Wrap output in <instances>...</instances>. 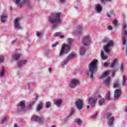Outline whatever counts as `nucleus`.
Here are the masks:
<instances>
[{
  "instance_id": "obj_2",
  "label": "nucleus",
  "mask_w": 127,
  "mask_h": 127,
  "mask_svg": "<svg viewBox=\"0 0 127 127\" xmlns=\"http://www.w3.org/2000/svg\"><path fill=\"white\" fill-rule=\"evenodd\" d=\"M66 41L68 42V43H69V44H66L65 43L63 44L58 55L59 58L63 57V56H64V54H67V53H68L70 51V49L71 48V43H72V41H73V40L72 38H69L67 39Z\"/></svg>"
},
{
  "instance_id": "obj_18",
  "label": "nucleus",
  "mask_w": 127,
  "mask_h": 127,
  "mask_svg": "<svg viewBox=\"0 0 127 127\" xmlns=\"http://www.w3.org/2000/svg\"><path fill=\"white\" fill-rule=\"evenodd\" d=\"M20 57H21V54L20 53H15L12 55V58L14 60H18Z\"/></svg>"
},
{
  "instance_id": "obj_50",
  "label": "nucleus",
  "mask_w": 127,
  "mask_h": 127,
  "mask_svg": "<svg viewBox=\"0 0 127 127\" xmlns=\"http://www.w3.org/2000/svg\"><path fill=\"white\" fill-rule=\"evenodd\" d=\"M66 0H60V3H64Z\"/></svg>"
},
{
  "instance_id": "obj_23",
  "label": "nucleus",
  "mask_w": 127,
  "mask_h": 127,
  "mask_svg": "<svg viewBox=\"0 0 127 127\" xmlns=\"http://www.w3.org/2000/svg\"><path fill=\"white\" fill-rule=\"evenodd\" d=\"M86 49H85V47H81L79 51L80 55H84Z\"/></svg>"
},
{
  "instance_id": "obj_10",
  "label": "nucleus",
  "mask_w": 127,
  "mask_h": 127,
  "mask_svg": "<svg viewBox=\"0 0 127 127\" xmlns=\"http://www.w3.org/2000/svg\"><path fill=\"white\" fill-rule=\"evenodd\" d=\"M83 27L82 26H78L72 32V35H80L82 33Z\"/></svg>"
},
{
  "instance_id": "obj_5",
  "label": "nucleus",
  "mask_w": 127,
  "mask_h": 127,
  "mask_svg": "<svg viewBox=\"0 0 127 127\" xmlns=\"http://www.w3.org/2000/svg\"><path fill=\"white\" fill-rule=\"evenodd\" d=\"M79 85H80V80L77 78H72L69 82V87L70 89H75Z\"/></svg>"
},
{
  "instance_id": "obj_54",
  "label": "nucleus",
  "mask_w": 127,
  "mask_h": 127,
  "mask_svg": "<svg viewBox=\"0 0 127 127\" xmlns=\"http://www.w3.org/2000/svg\"><path fill=\"white\" fill-rule=\"evenodd\" d=\"M69 120V118L67 117L66 118L64 119V121L67 122Z\"/></svg>"
},
{
  "instance_id": "obj_25",
  "label": "nucleus",
  "mask_w": 127,
  "mask_h": 127,
  "mask_svg": "<svg viewBox=\"0 0 127 127\" xmlns=\"http://www.w3.org/2000/svg\"><path fill=\"white\" fill-rule=\"evenodd\" d=\"M110 81H111V77L109 76L107 77V79L105 80L104 82L105 85H106V86H109V85H110Z\"/></svg>"
},
{
  "instance_id": "obj_21",
  "label": "nucleus",
  "mask_w": 127,
  "mask_h": 127,
  "mask_svg": "<svg viewBox=\"0 0 127 127\" xmlns=\"http://www.w3.org/2000/svg\"><path fill=\"white\" fill-rule=\"evenodd\" d=\"M43 108V103L40 102L39 104H38L36 110L37 112H39Z\"/></svg>"
},
{
  "instance_id": "obj_44",
  "label": "nucleus",
  "mask_w": 127,
  "mask_h": 127,
  "mask_svg": "<svg viewBox=\"0 0 127 127\" xmlns=\"http://www.w3.org/2000/svg\"><path fill=\"white\" fill-rule=\"evenodd\" d=\"M6 122V117H4L1 121V124H4Z\"/></svg>"
},
{
  "instance_id": "obj_39",
  "label": "nucleus",
  "mask_w": 127,
  "mask_h": 127,
  "mask_svg": "<svg viewBox=\"0 0 127 127\" xmlns=\"http://www.w3.org/2000/svg\"><path fill=\"white\" fill-rule=\"evenodd\" d=\"M67 62H68V61L66 59L64 60V61L62 63V66L64 67V66H65L66 64H67Z\"/></svg>"
},
{
  "instance_id": "obj_41",
  "label": "nucleus",
  "mask_w": 127,
  "mask_h": 127,
  "mask_svg": "<svg viewBox=\"0 0 127 127\" xmlns=\"http://www.w3.org/2000/svg\"><path fill=\"white\" fill-rule=\"evenodd\" d=\"M109 64H110L109 63L105 62L103 64V67H104L105 68H107L109 67Z\"/></svg>"
},
{
  "instance_id": "obj_8",
  "label": "nucleus",
  "mask_w": 127,
  "mask_h": 127,
  "mask_svg": "<svg viewBox=\"0 0 127 127\" xmlns=\"http://www.w3.org/2000/svg\"><path fill=\"white\" fill-rule=\"evenodd\" d=\"M17 111L18 112H25L26 105H25V100H22L19 103L18 105Z\"/></svg>"
},
{
  "instance_id": "obj_45",
  "label": "nucleus",
  "mask_w": 127,
  "mask_h": 127,
  "mask_svg": "<svg viewBox=\"0 0 127 127\" xmlns=\"http://www.w3.org/2000/svg\"><path fill=\"white\" fill-rule=\"evenodd\" d=\"M120 70H121V72H124V64H121Z\"/></svg>"
},
{
  "instance_id": "obj_59",
  "label": "nucleus",
  "mask_w": 127,
  "mask_h": 127,
  "mask_svg": "<svg viewBox=\"0 0 127 127\" xmlns=\"http://www.w3.org/2000/svg\"><path fill=\"white\" fill-rule=\"evenodd\" d=\"M98 98H102V96H101V95H99L98 96Z\"/></svg>"
},
{
  "instance_id": "obj_51",
  "label": "nucleus",
  "mask_w": 127,
  "mask_h": 127,
  "mask_svg": "<svg viewBox=\"0 0 127 127\" xmlns=\"http://www.w3.org/2000/svg\"><path fill=\"white\" fill-rule=\"evenodd\" d=\"M98 117V113H95L93 117V119H97V117Z\"/></svg>"
},
{
  "instance_id": "obj_47",
  "label": "nucleus",
  "mask_w": 127,
  "mask_h": 127,
  "mask_svg": "<svg viewBox=\"0 0 127 127\" xmlns=\"http://www.w3.org/2000/svg\"><path fill=\"white\" fill-rule=\"evenodd\" d=\"M57 45H58V42H56L52 45V47H55Z\"/></svg>"
},
{
  "instance_id": "obj_15",
  "label": "nucleus",
  "mask_w": 127,
  "mask_h": 127,
  "mask_svg": "<svg viewBox=\"0 0 127 127\" xmlns=\"http://www.w3.org/2000/svg\"><path fill=\"white\" fill-rule=\"evenodd\" d=\"M95 10L98 13H100L103 10V7L101 5V4L98 3L95 5Z\"/></svg>"
},
{
  "instance_id": "obj_36",
  "label": "nucleus",
  "mask_w": 127,
  "mask_h": 127,
  "mask_svg": "<svg viewBox=\"0 0 127 127\" xmlns=\"http://www.w3.org/2000/svg\"><path fill=\"white\" fill-rule=\"evenodd\" d=\"M120 84H119V81L117 80L115 81L113 85V88H118Z\"/></svg>"
},
{
  "instance_id": "obj_29",
  "label": "nucleus",
  "mask_w": 127,
  "mask_h": 127,
  "mask_svg": "<svg viewBox=\"0 0 127 127\" xmlns=\"http://www.w3.org/2000/svg\"><path fill=\"white\" fill-rule=\"evenodd\" d=\"M113 15H114V11L113 10H110L107 12V16L109 17V18H111Z\"/></svg>"
},
{
  "instance_id": "obj_4",
  "label": "nucleus",
  "mask_w": 127,
  "mask_h": 127,
  "mask_svg": "<svg viewBox=\"0 0 127 127\" xmlns=\"http://www.w3.org/2000/svg\"><path fill=\"white\" fill-rule=\"evenodd\" d=\"M103 42L108 43L106 45H104L103 47V49L106 53H109L110 54V48L111 47H114V42L113 41H110V39L108 37H105L104 38L103 40H102Z\"/></svg>"
},
{
  "instance_id": "obj_1",
  "label": "nucleus",
  "mask_w": 127,
  "mask_h": 127,
  "mask_svg": "<svg viewBox=\"0 0 127 127\" xmlns=\"http://www.w3.org/2000/svg\"><path fill=\"white\" fill-rule=\"evenodd\" d=\"M61 12H54L48 18L49 22L53 24L52 28L55 29L59 26V24L61 23Z\"/></svg>"
},
{
  "instance_id": "obj_19",
  "label": "nucleus",
  "mask_w": 127,
  "mask_h": 127,
  "mask_svg": "<svg viewBox=\"0 0 127 127\" xmlns=\"http://www.w3.org/2000/svg\"><path fill=\"white\" fill-rule=\"evenodd\" d=\"M76 53L75 52H72L68 55L66 60L67 61H69V60H72V59H73V58H74V57H76Z\"/></svg>"
},
{
  "instance_id": "obj_11",
  "label": "nucleus",
  "mask_w": 127,
  "mask_h": 127,
  "mask_svg": "<svg viewBox=\"0 0 127 127\" xmlns=\"http://www.w3.org/2000/svg\"><path fill=\"white\" fill-rule=\"evenodd\" d=\"M82 43L83 45L87 46L91 43V37L89 35L85 36L82 39Z\"/></svg>"
},
{
  "instance_id": "obj_43",
  "label": "nucleus",
  "mask_w": 127,
  "mask_h": 127,
  "mask_svg": "<svg viewBox=\"0 0 127 127\" xmlns=\"http://www.w3.org/2000/svg\"><path fill=\"white\" fill-rule=\"evenodd\" d=\"M4 61V58H3V56H0V63H2Z\"/></svg>"
},
{
  "instance_id": "obj_46",
  "label": "nucleus",
  "mask_w": 127,
  "mask_h": 127,
  "mask_svg": "<svg viewBox=\"0 0 127 127\" xmlns=\"http://www.w3.org/2000/svg\"><path fill=\"white\" fill-rule=\"evenodd\" d=\"M102 3H105V0L107 1H112V0H100Z\"/></svg>"
},
{
  "instance_id": "obj_60",
  "label": "nucleus",
  "mask_w": 127,
  "mask_h": 127,
  "mask_svg": "<svg viewBox=\"0 0 127 127\" xmlns=\"http://www.w3.org/2000/svg\"><path fill=\"white\" fill-rule=\"evenodd\" d=\"M125 112L126 113H127V108H126Z\"/></svg>"
},
{
  "instance_id": "obj_48",
  "label": "nucleus",
  "mask_w": 127,
  "mask_h": 127,
  "mask_svg": "<svg viewBox=\"0 0 127 127\" xmlns=\"http://www.w3.org/2000/svg\"><path fill=\"white\" fill-rule=\"evenodd\" d=\"M107 28L109 30H112V29H113V27H112V26L110 25L107 27Z\"/></svg>"
},
{
  "instance_id": "obj_35",
  "label": "nucleus",
  "mask_w": 127,
  "mask_h": 127,
  "mask_svg": "<svg viewBox=\"0 0 127 127\" xmlns=\"http://www.w3.org/2000/svg\"><path fill=\"white\" fill-rule=\"evenodd\" d=\"M5 73V71L4 70V69L2 68L0 71V77H3Z\"/></svg>"
},
{
  "instance_id": "obj_32",
  "label": "nucleus",
  "mask_w": 127,
  "mask_h": 127,
  "mask_svg": "<svg viewBox=\"0 0 127 127\" xmlns=\"http://www.w3.org/2000/svg\"><path fill=\"white\" fill-rule=\"evenodd\" d=\"M117 61L118 60H117V59H115L112 62L111 65H110V68H114V66H115V65H116V63H117Z\"/></svg>"
},
{
  "instance_id": "obj_52",
  "label": "nucleus",
  "mask_w": 127,
  "mask_h": 127,
  "mask_svg": "<svg viewBox=\"0 0 127 127\" xmlns=\"http://www.w3.org/2000/svg\"><path fill=\"white\" fill-rule=\"evenodd\" d=\"M115 75H116V71H113L112 72V75L113 77H114V76H115Z\"/></svg>"
},
{
  "instance_id": "obj_33",
  "label": "nucleus",
  "mask_w": 127,
  "mask_h": 127,
  "mask_svg": "<svg viewBox=\"0 0 127 127\" xmlns=\"http://www.w3.org/2000/svg\"><path fill=\"white\" fill-rule=\"evenodd\" d=\"M35 103V101H33L32 102H31L28 106V109H29V110H31L32 107H33V105H34Z\"/></svg>"
},
{
  "instance_id": "obj_58",
  "label": "nucleus",
  "mask_w": 127,
  "mask_h": 127,
  "mask_svg": "<svg viewBox=\"0 0 127 127\" xmlns=\"http://www.w3.org/2000/svg\"><path fill=\"white\" fill-rule=\"evenodd\" d=\"M36 99L37 100V98H38V95L36 94Z\"/></svg>"
},
{
  "instance_id": "obj_14",
  "label": "nucleus",
  "mask_w": 127,
  "mask_h": 127,
  "mask_svg": "<svg viewBox=\"0 0 127 127\" xmlns=\"http://www.w3.org/2000/svg\"><path fill=\"white\" fill-rule=\"evenodd\" d=\"M122 95V92L119 89H116L115 91L114 94V100H118L121 95Z\"/></svg>"
},
{
  "instance_id": "obj_12",
  "label": "nucleus",
  "mask_w": 127,
  "mask_h": 127,
  "mask_svg": "<svg viewBox=\"0 0 127 127\" xmlns=\"http://www.w3.org/2000/svg\"><path fill=\"white\" fill-rule=\"evenodd\" d=\"M75 105L77 110H81L83 109V101L82 100L77 99L75 101Z\"/></svg>"
},
{
  "instance_id": "obj_53",
  "label": "nucleus",
  "mask_w": 127,
  "mask_h": 127,
  "mask_svg": "<svg viewBox=\"0 0 127 127\" xmlns=\"http://www.w3.org/2000/svg\"><path fill=\"white\" fill-rule=\"evenodd\" d=\"M52 71V68L51 67L49 68V72L50 73H51Z\"/></svg>"
},
{
  "instance_id": "obj_61",
  "label": "nucleus",
  "mask_w": 127,
  "mask_h": 127,
  "mask_svg": "<svg viewBox=\"0 0 127 127\" xmlns=\"http://www.w3.org/2000/svg\"><path fill=\"white\" fill-rule=\"evenodd\" d=\"M9 8H10V9H12V7L10 6V7H9Z\"/></svg>"
},
{
  "instance_id": "obj_9",
  "label": "nucleus",
  "mask_w": 127,
  "mask_h": 127,
  "mask_svg": "<svg viewBox=\"0 0 127 127\" xmlns=\"http://www.w3.org/2000/svg\"><path fill=\"white\" fill-rule=\"evenodd\" d=\"M29 2V0H16L15 3L17 5L21 8L22 7L23 4H25L26 3H28Z\"/></svg>"
},
{
  "instance_id": "obj_13",
  "label": "nucleus",
  "mask_w": 127,
  "mask_h": 127,
  "mask_svg": "<svg viewBox=\"0 0 127 127\" xmlns=\"http://www.w3.org/2000/svg\"><path fill=\"white\" fill-rule=\"evenodd\" d=\"M20 19L19 18H17L14 19V26L15 28H17V29H22V27L20 26Z\"/></svg>"
},
{
  "instance_id": "obj_34",
  "label": "nucleus",
  "mask_w": 127,
  "mask_h": 127,
  "mask_svg": "<svg viewBox=\"0 0 127 127\" xmlns=\"http://www.w3.org/2000/svg\"><path fill=\"white\" fill-rule=\"evenodd\" d=\"M105 103V99L104 98H101L98 102L99 106H102L103 104Z\"/></svg>"
},
{
  "instance_id": "obj_22",
  "label": "nucleus",
  "mask_w": 127,
  "mask_h": 127,
  "mask_svg": "<svg viewBox=\"0 0 127 127\" xmlns=\"http://www.w3.org/2000/svg\"><path fill=\"white\" fill-rule=\"evenodd\" d=\"M123 31L122 33V35L123 34H126V35H127V30L125 31V29H126V28H127V24L126 23V22H123Z\"/></svg>"
},
{
  "instance_id": "obj_55",
  "label": "nucleus",
  "mask_w": 127,
  "mask_h": 127,
  "mask_svg": "<svg viewBox=\"0 0 127 127\" xmlns=\"http://www.w3.org/2000/svg\"><path fill=\"white\" fill-rule=\"evenodd\" d=\"M60 37H61V38H64V35H60Z\"/></svg>"
},
{
  "instance_id": "obj_24",
  "label": "nucleus",
  "mask_w": 127,
  "mask_h": 127,
  "mask_svg": "<svg viewBox=\"0 0 127 127\" xmlns=\"http://www.w3.org/2000/svg\"><path fill=\"white\" fill-rule=\"evenodd\" d=\"M7 16L6 15H2L0 17V20L1 22L4 23L6 20Z\"/></svg>"
},
{
  "instance_id": "obj_16",
  "label": "nucleus",
  "mask_w": 127,
  "mask_h": 127,
  "mask_svg": "<svg viewBox=\"0 0 127 127\" xmlns=\"http://www.w3.org/2000/svg\"><path fill=\"white\" fill-rule=\"evenodd\" d=\"M31 121L40 123V122H41V118L38 116H32L31 117Z\"/></svg>"
},
{
  "instance_id": "obj_63",
  "label": "nucleus",
  "mask_w": 127,
  "mask_h": 127,
  "mask_svg": "<svg viewBox=\"0 0 127 127\" xmlns=\"http://www.w3.org/2000/svg\"><path fill=\"white\" fill-rule=\"evenodd\" d=\"M17 75H19V74H18V73H17Z\"/></svg>"
},
{
  "instance_id": "obj_56",
  "label": "nucleus",
  "mask_w": 127,
  "mask_h": 127,
  "mask_svg": "<svg viewBox=\"0 0 127 127\" xmlns=\"http://www.w3.org/2000/svg\"><path fill=\"white\" fill-rule=\"evenodd\" d=\"M14 127H18V126H17V124H15L14 126Z\"/></svg>"
},
{
  "instance_id": "obj_28",
  "label": "nucleus",
  "mask_w": 127,
  "mask_h": 127,
  "mask_svg": "<svg viewBox=\"0 0 127 127\" xmlns=\"http://www.w3.org/2000/svg\"><path fill=\"white\" fill-rule=\"evenodd\" d=\"M74 122L78 125V126H81V125H82V120L80 119H75Z\"/></svg>"
},
{
  "instance_id": "obj_64",
  "label": "nucleus",
  "mask_w": 127,
  "mask_h": 127,
  "mask_svg": "<svg viewBox=\"0 0 127 127\" xmlns=\"http://www.w3.org/2000/svg\"><path fill=\"white\" fill-rule=\"evenodd\" d=\"M123 17H125V15H123Z\"/></svg>"
},
{
  "instance_id": "obj_30",
  "label": "nucleus",
  "mask_w": 127,
  "mask_h": 127,
  "mask_svg": "<svg viewBox=\"0 0 127 127\" xmlns=\"http://www.w3.org/2000/svg\"><path fill=\"white\" fill-rule=\"evenodd\" d=\"M106 100H111V91H107L106 95Z\"/></svg>"
},
{
  "instance_id": "obj_17",
  "label": "nucleus",
  "mask_w": 127,
  "mask_h": 127,
  "mask_svg": "<svg viewBox=\"0 0 127 127\" xmlns=\"http://www.w3.org/2000/svg\"><path fill=\"white\" fill-rule=\"evenodd\" d=\"M26 60H21L19 61L17 63V65L18 67V68H21V67H22V66H23L24 65H25V64H26Z\"/></svg>"
},
{
  "instance_id": "obj_27",
  "label": "nucleus",
  "mask_w": 127,
  "mask_h": 127,
  "mask_svg": "<svg viewBox=\"0 0 127 127\" xmlns=\"http://www.w3.org/2000/svg\"><path fill=\"white\" fill-rule=\"evenodd\" d=\"M101 57L103 60H105V59L108 58V57L104 54V52L103 51H101Z\"/></svg>"
},
{
  "instance_id": "obj_31",
  "label": "nucleus",
  "mask_w": 127,
  "mask_h": 127,
  "mask_svg": "<svg viewBox=\"0 0 127 127\" xmlns=\"http://www.w3.org/2000/svg\"><path fill=\"white\" fill-rule=\"evenodd\" d=\"M126 82H127V77L125 75L123 76L122 85L123 86H126Z\"/></svg>"
},
{
  "instance_id": "obj_38",
  "label": "nucleus",
  "mask_w": 127,
  "mask_h": 127,
  "mask_svg": "<svg viewBox=\"0 0 127 127\" xmlns=\"http://www.w3.org/2000/svg\"><path fill=\"white\" fill-rule=\"evenodd\" d=\"M51 107V103L50 102H47L46 104V108L48 109V108H50Z\"/></svg>"
},
{
  "instance_id": "obj_6",
  "label": "nucleus",
  "mask_w": 127,
  "mask_h": 127,
  "mask_svg": "<svg viewBox=\"0 0 127 127\" xmlns=\"http://www.w3.org/2000/svg\"><path fill=\"white\" fill-rule=\"evenodd\" d=\"M97 100V97H91L89 98L87 101L88 105L86 107L87 109H90V106L92 108H94L96 106Z\"/></svg>"
},
{
  "instance_id": "obj_26",
  "label": "nucleus",
  "mask_w": 127,
  "mask_h": 127,
  "mask_svg": "<svg viewBox=\"0 0 127 127\" xmlns=\"http://www.w3.org/2000/svg\"><path fill=\"white\" fill-rule=\"evenodd\" d=\"M108 75H109V71H105L102 73V74L100 76V79H103V78H105L107 77V76H108Z\"/></svg>"
},
{
  "instance_id": "obj_42",
  "label": "nucleus",
  "mask_w": 127,
  "mask_h": 127,
  "mask_svg": "<svg viewBox=\"0 0 127 127\" xmlns=\"http://www.w3.org/2000/svg\"><path fill=\"white\" fill-rule=\"evenodd\" d=\"M127 42V38L123 37V45H126V42Z\"/></svg>"
},
{
  "instance_id": "obj_20",
  "label": "nucleus",
  "mask_w": 127,
  "mask_h": 127,
  "mask_svg": "<svg viewBox=\"0 0 127 127\" xmlns=\"http://www.w3.org/2000/svg\"><path fill=\"white\" fill-rule=\"evenodd\" d=\"M54 103L57 107H60L62 105L63 101L61 99H55Z\"/></svg>"
},
{
  "instance_id": "obj_62",
  "label": "nucleus",
  "mask_w": 127,
  "mask_h": 127,
  "mask_svg": "<svg viewBox=\"0 0 127 127\" xmlns=\"http://www.w3.org/2000/svg\"><path fill=\"white\" fill-rule=\"evenodd\" d=\"M72 114H73V110L71 111V115H72Z\"/></svg>"
},
{
  "instance_id": "obj_57",
  "label": "nucleus",
  "mask_w": 127,
  "mask_h": 127,
  "mask_svg": "<svg viewBox=\"0 0 127 127\" xmlns=\"http://www.w3.org/2000/svg\"><path fill=\"white\" fill-rule=\"evenodd\" d=\"M15 42V40H14L12 42L11 44H13V43H14Z\"/></svg>"
},
{
  "instance_id": "obj_3",
  "label": "nucleus",
  "mask_w": 127,
  "mask_h": 127,
  "mask_svg": "<svg viewBox=\"0 0 127 127\" xmlns=\"http://www.w3.org/2000/svg\"><path fill=\"white\" fill-rule=\"evenodd\" d=\"M89 71L87 72L88 76H90V79H93L94 73L98 69V61L94 59L88 65Z\"/></svg>"
},
{
  "instance_id": "obj_49",
  "label": "nucleus",
  "mask_w": 127,
  "mask_h": 127,
  "mask_svg": "<svg viewBox=\"0 0 127 127\" xmlns=\"http://www.w3.org/2000/svg\"><path fill=\"white\" fill-rule=\"evenodd\" d=\"M60 35V33L59 32H57L54 34V36H59Z\"/></svg>"
},
{
  "instance_id": "obj_7",
  "label": "nucleus",
  "mask_w": 127,
  "mask_h": 127,
  "mask_svg": "<svg viewBox=\"0 0 127 127\" xmlns=\"http://www.w3.org/2000/svg\"><path fill=\"white\" fill-rule=\"evenodd\" d=\"M112 115V113L111 112L108 113L107 115V118L108 119L107 124L111 127L114 126V121H115V118L114 117L111 118Z\"/></svg>"
},
{
  "instance_id": "obj_37",
  "label": "nucleus",
  "mask_w": 127,
  "mask_h": 127,
  "mask_svg": "<svg viewBox=\"0 0 127 127\" xmlns=\"http://www.w3.org/2000/svg\"><path fill=\"white\" fill-rule=\"evenodd\" d=\"M42 35H43V32H37L36 33V36H37V37H41V36H42Z\"/></svg>"
},
{
  "instance_id": "obj_40",
  "label": "nucleus",
  "mask_w": 127,
  "mask_h": 127,
  "mask_svg": "<svg viewBox=\"0 0 127 127\" xmlns=\"http://www.w3.org/2000/svg\"><path fill=\"white\" fill-rule=\"evenodd\" d=\"M113 26H114V27H117L118 24V21L117 20H114L113 22Z\"/></svg>"
}]
</instances>
